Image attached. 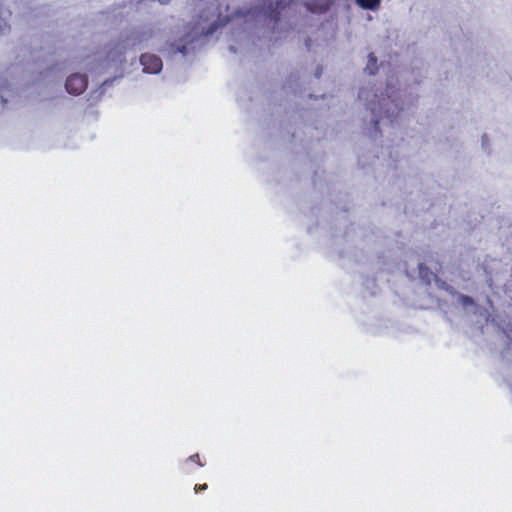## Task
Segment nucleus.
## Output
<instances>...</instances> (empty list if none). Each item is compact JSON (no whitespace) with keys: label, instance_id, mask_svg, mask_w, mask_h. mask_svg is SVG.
<instances>
[{"label":"nucleus","instance_id":"nucleus-1","mask_svg":"<svg viewBox=\"0 0 512 512\" xmlns=\"http://www.w3.org/2000/svg\"><path fill=\"white\" fill-rule=\"evenodd\" d=\"M264 2L259 8L248 11L245 16L251 14L253 16H263L265 20L277 22L280 18L281 11L291 2V0H277L275 5L272 1Z\"/></svg>","mask_w":512,"mask_h":512},{"label":"nucleus","instance_id":"nucleus-2","mask_svg":"<svg viewBox=\"0 0 512 512\" xmlns=\"http://www.w3.org/2000/svg\"><path fill=\"white\" fill-rule=\"evenodd\" d=\"M389 106L397 107V104L394 102V100L390 99V96L383 98L382 102H379L377 106L374 102L370 103L369 109L375 115V119L373 120L375 130L379 131V121L383 118V112L387 118H391L388 109Z\"/></svg>","mask_w":512,"mask_h":512},{"label":"nucleus","instance_id":"nucleus-3","mask_svg":"<svg viewBox=\"0 0 512 512\" xmlns=\"http://www.w3.org/2000/svg\"><path fill=\"white\" fill-rule=\"evenodd\" d=\"M87 85V76L79 73L70 75L65 83L67 92L73 95H79L83 93L86 90Z\"/></svg>","mask_w":512,"mask_h":512},{"label":"nucleus","instance_id":"nucleus-4","mask_svg":"<svg viewBox=\"0 0 512 512\" xmlns=\"http://www.w3.org/2000/svg\"><path fill=\"white\" fill-rule=\"evenodd\" d=\"M140 63L143 66V71L146 73L157 74L161 71L163 63L160 57L145 53L140 57Z\"/></svg>","mask_w":512,"mask_h":512},{"label":"nucleus","instance_id":"nucleus-5","mask_svg":"<svg viewBox=\"0 0 512 512\" xmlns=\"http://www.w3.org/2000/svg\"><path fill=\"white\" fill-rule=\"evenodd\" d=\"M357 4L366 10H376L380 6L381 0H356Z\"/></svg>","mask_w":512,"mask_h":512},{"label":"nucleus","instance_id":"nucleus-6","mask_svg":"<svg viewBox=\"0 0 512 512\" xmlns=\"http://www.w3.org/2000/svg\"><path fill=\"white\" fill-rule=\"evenodd\" d=\"M377 62V57L373 53H370L368 55V63L365 71H368L369 74L374 75L378 70Z\"/></svg>","mask_w":512,"mask_h":512},{"label":"nucleus","instance_id":"nucleus-7","mask_svg":"<svg viewBox=\"0 0 512 512\" xmlns=\"http://www.w3.org/2000/svg\"><path fill=\"white\" fill-rule=\"evenodd\" d=\"M188 461H191L199 466H203L204 464L201 462L200 455L198 453H195L193 455H190L187 459Z\"/></svg>","mask_w":512,"mask_h":512},{"label":"nucleus","instance_id":"nucleus-8","mask_svg":"<svg viewBox=\"0 0 512 512\" xmlns=\"http://www.w3.org/2000/svg\"><path fill=\"white\" fill-rule=\"evenodd\" d=\"M7 87L6 86H1L0 87V105L1 106H5L7 104V99L5 98L4 96V90H6Z\"/></svg>","mask_w":512,"mask_h":512},{"label":"nucleus","instance_id":"nucleus-9","mask_svg":"<svg viewBox=\"0 0 512 512\" xmlns=\"http://www.w3.org/2000/svg\"><path fill=\"white\" fill-rule=\"evenodd\" d=\"M208 488L207 484H196L194 487V490L196 493H199L201 491H204Z\"/></svg>","mask_w":512,"mask_h":512},{"label":"nucleus","instance_id":"nucleus-10","mask_svg":"<svg viewBox=\"0 0 512 512\" xmlns=\"http://www.w3.org/2000/svg\"><path fill=\"white\" fill-rule=\"evenodd\" d=\"M424 270H428V268L425 267L424 264H419V273L421 276L423 275Z\"/></svg>","mask_w":512,"mask_h":512},{"label":"nucleus","instance_id":"nucleus-11","mask_svg":"<svg viewBox=\"0 0 512 512\" xmlns=\"http://www.w3.org/2000/svg\"><path fill=\"white\" fill-rule=\"evenodd\" d=\"M359 97L360 98H367V93L365 90H361L360 93H359Z\"/></svg>","mask_w":512,"mask_h":512},{"label":"nucleus","instance_id":"nucleus-12","mask_svg":"<svg viewBox=\"0 0 512 512\" xmlns=\"http://www.w3.org/2000/svg\"><path fill=\"white\" fill-rule=\"evenodd\" d=\"M132 40H133L134 42H136V40H139V42H140L142 39H141V37L137 36V37L132 38Z\"/></svg>","mask_w":512,"mask_h":512},{"label":"nucleus","instance_id":"nucleus-13","mask_svg":"<svg viewBox=\"0 0 512 512\" xmlns=\"http://www.w3.org/2000/svg\"><path fill=\"white\" fill-rule=\"evenodd\" d=\"M215 30V28L211 29L210 31H208L207 33H213V31Z\"/></svg>","mask_w":512,"mask_h":512}]
</instances>
